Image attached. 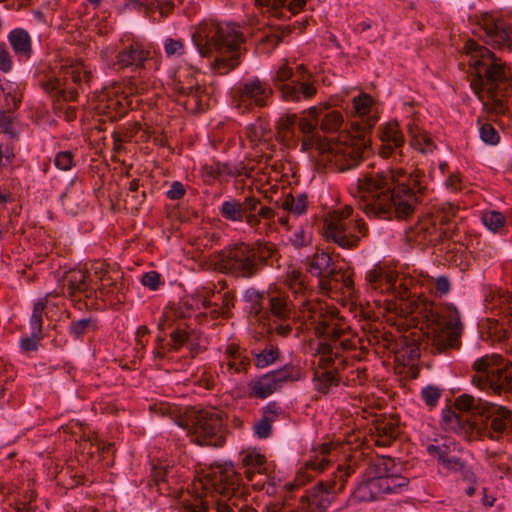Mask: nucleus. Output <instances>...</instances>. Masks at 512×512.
I'll use <instances>...</instances> for the list:
<instances>
[{
    "label": "nucleus",
    "mask_w": 512,
    "mask_h": 512,
    "mask_svg": "<svg viewBox=\"0 0 512 512\" xmlns=\"http://www.w3.org/2000/svg\"><path fill=\"white\" fill-rule=\"evenodd\" d=\"M363 212L371 217L406 220L414 213L426 191L425 173L415 168L367 172L358 179Z\"/></svg>",
    "instance_id": "obj_1"
},
{
    "label": "nucleus",
    "mask_w": 512,
    "mask_h": 512,
    "mask_svg": "<svg viewBox=\"0 0 512 512\" xmlns=\"http://www.w3.org/2000/svg\"><path fill=\"white\" fill-rule=\"evenodd\" d=\"M468 57L470 87L482 102L489 115L509 116V102L512 99V73L506 62L480 45L468 39L462 48Z\"/></svg>",
    "instance_id": "obj_2"
},
{
    "label": "nucleus",
    "mask_w": 512,
    "mask_h": 512,
    "mask_svg": "<svg viewBox=\"0 0 512 512\" xmlns=\"http://www.w3.org/2000/svg\"><path fill=\"white\" fill-rule=\"evenodd\" d=\"M354 119L351 134H343L340 140H330L323 151L325 159L338 171L356 167L371 147L372 130L379 120L376 101L368 93H360L352 100Z\"/></svg>",
    "instance_id": "obj_3"
},
{
    "label": "nucleus",
    "mask_w": 512,
    "mask_h": 512,
    "mask_svg": "<svg viewBox=\"0 0 512 512\" xmlns=\"http://www.w3.org/2000/svg\"><path fill=\"white\" fill-rule=\"evenodd\" d=\"M315 334L320 339L317 347L320 357L313 381L315 389L326 394L340 382L337 371L346 363L342 352L355 349L356 344L351 338L349 325L338 316L336 310L320 314Z\"/></svg>",
    "instance_id": "obj_4"
},
{
    "label": "nucleus",
    "mask_w": 512,
    "mask_h": 512,
    "mask_svg": "<svg viewBox=\"0 0 512 512\" xmlns=\"http://www.w3.org/2000/svg\"><path fill=\"white\" fill-rule=\"evenodd\" d=\"M245 41L241 27L234 22H202L192 34V42L201 57H213L211 70L227 75L241 63Z\"/></svg>",
    "instance_id": "obj_5"
},
{
    "label": "nucleus",
    "mask_w": 512,
    "mask_h": 512,
    "mask_svg": "<svg viewBox=\"0 0 512 512\" xmlns=\"http://www.w3.org/2000/svg\"><path fill=\"white\" fill-rule=\"evenodd\" d=\"M365 279L373 290L393 296L394 301L389 310L405 318L414 316V319H429L432 303L419 296L414 278L400 276L397 272L377 264L366 273Z\"/></svg>",
    "instance_id": "obj_6"
},
{
    "label": "nucleus",
    "mask_w": 512,
    "mask_h": 512,
    "mask_svg": "<svg viewBox=\"0 0 512 512\" xmlns=\"http://www.w3.org/2000/svg\"><path fill=\"white\" fill-rule=\"evenodd\" d=\"M279 257L277 246L270 241L238 242L224 247L215 255L220 271L236 278L251 279Z\"/></svg>",
    "instance_id": "obj_7"
},
{
    "label": "nucleus",
    "mask_w": 512,
    "mask_h": 512,
    "mask_svg": "<svg viewBox=\"0 0 512 512\" xmlns=\"http://www.w3.org/2000/svg\"><path fill=\"white\" fill-rule=\"evenodd\" d=\"M366 480L352 492L351 501L369 502L384 494L400 493L409 485V478L401 474V466L388 456L373 458L366 470Z\"/></svg>",
    "instance_id": "obj_8"
},
{
    "label": "nucleus",
    "mask_w": 512,
    "mask_h": 512,
    "mask_svg": "<svg viewBox=\"0 0 512 512\" xmlns=\"http://www.w3.org/2000/svg\"><path fill=\"white\" fill-rule=\"evenodd\" d=\"M472 369V384L480 390L512 398V362L498 354L477 359Z\"/></svg>",
    "instance_id": "obj_9"
},
{
    "label": "nucleus",
    "mask_w": 512,
    "mask_h": 512,
    "mask_svg": "<svg viewBox=\"0 0 512 512\" xmlns=\"http://www.w3.org/2000/svg\"><path fill=\"white\" fill-rule=\"evenodd\" d=\"M220 216L232 223H246L255 233L261 234V220H265V226H270L274 221L275 211L262 204L260 198L247 196L243 200L229 198L219 207Z\"/></svg>",
    "instance_id": "obj_10"
},
{
    "label": "nucleus",
    "mask_w": 512,
    "mask_h": 512,
    "mask_svg": "<svg viewBox=\"0 0 512 512\" xmlns=\"http://www.w3.org/2000/svg\"><path fill=\"white\" fill-rule=\"evenodd\" d=\"M351 206L334 210L324 221L323 234L328 241H333L342 248H354L360 237L368 234V227L362 219H353Z\"/></svg>",
    "instance_id": "obj_11"
},
{
    "label": "nucleus",
    "mask_w": 512,
    "mask_h": 512,
    "mask_svg": "<svg viewBox=\"0 0 512 512\" xmlns=\"http://www.w3.org/2000/svg\"><path fill=\"white\" fill-rule=\"evenodd\" d=\"M354 473L350 466H339L333 477L327 481H319L305 490L299 504L304 512H326L334 496L344 490L347 479Z\"/></svg>",
    "instance_id": "obj_12"
},
{
    "label": "nucleus",
    "mask_w": 512,
    "mask_h": 512,
    "mask_svg": "<svg viewBox=\"0 0 512 512\" xmlns=\"http://www.w3.org/2000/svg\"><path fill=\"white\" fill-rule=\"evenodd\" d=\"M310 77L311 74L302 64L296 67L295 72L287 64H283L276 71L272 82L282 100L297 103L302 99L310 100L316 95V86L308 82Z\"/></svg>",
    "instance_id": "obj_13"
},
{
    "label": "nucleus",
    "mask_w": 512,
    "mask_h": 512,
    "mask_svg": "<svg viewBox=\"0 0 512 512\" xmlns=\"http://www.w3.org/2000/svg\"><path fill=\"white\" fill-rule=\"evenodd\" d=\"M190 440L200 446L222 447L226 442L222 416L216 411L200 410L184 425Z\"/></svg>",
    "instance_id": "obj_14"
},
{
    "label": "nucleus",
    "mask_w": 512,
    "mask_h": 512,
    "mask_svg": "<svg viewBox=\"0 0 512 512\" xmlns=\"http://www.w3.org/2000/svg\"><path fill=\"white\" fill-rule=\"evenodd\" d=\"M455 408L485 419H491V429L498 434L512 426L511 410L467 393H463L455 399Z\"/></svg>",
    "instance_id": "obj_15"
},
{
    "label": "nucleus",
    "mask_w": 512,
    "mask_h": 512,
    "mask_svg": "<svg viewBox=\"0 0 512 512\" xmlns=\"http://www.w3.org/2000/svg\"><path fill=\"white\" fill-rule=\"evenodd\" d=\"M202 488L208 492H216L227 501L232 498L242 496L243 477L231 462L218 463L211 466L210 471L201 481Z\"/></svg>",
    "instance_id": "obj_16"
},
{
    "label": "nucleus",
    "mask_w": 512,
    "mask_h": 512,
    "mask_svg": "<svg viewBox=\"0 0 512 512\" xmlns=\"http://www.w3.org/2000/svg\"><path fill=\"white\" fill-rule=\"evenodd\" d=\"M232 101L237 109L250 112L267 107L273 96L271 86L258 77L239 82L231 92Z\"/></svg>",
    "instance_id": "obj_17"
},
{
    "label": "nucleus",
    "mask_w": 512,
    "mask_h": 512,
    "mask_svg": "<svg viewBox=\"0 0 512 512\" xmlns=\"http://www.w3.org/2000/svg\"><path fill=\"white\" fill-rule=\"evenodd\" d=\"M60 75L67 90L64 100L75 102L80 93L91 87L94 73L89 65L81 60H72L61 66Z\"/></svg>",
    "instance_id": "obj_18"
},
{
    "label": "nucleus",
    "mask_w": 512,
    "mask_h": 512,
    "mask_svg": "<svg viewBox=\"0 0 512 512\" xmlns=\"http://www.w3.org/2000/svg\"><path fill=\"white\" fill-rule=\"evenodd\" d=\"M478 24L479 29L485 34L486 44L495 49L512 51V22L485 13L481 16Z\"/></svg>",
    "instance_id": "obj_19"
},
{
    "label": "nucleus",
    "mask_w": 512,
    "mask_h": 512,
    "mask_svg": "<svg viewBox=\"0 0 512 512\" xmlns=\"http://www.w3.org/2000/svg\"><path fill=\"white\" fill-rule=\"evenodd\" d=\"M378 136L381 141L378 149L379 156L383 159H391L395 164L404 162L405 138L399 123L396 120H390L381 125L378 128Z\"/></svg>",
    "instance_id": "obj_20"
},
{
    "label": "nucleus",
    "mask_w": 512,
    "mask_h": 512,
    "mask_svg": "<svg viewBox=\"0 0 512 512\" xmlns=\"http://www.w3.org/2000/svg\"><path fill=\"white\" fill-rule=\"evenodd\" d=\"M64 294L72 300L85 301V305H92L97 299V290L90 284L88 271L82 269H71L63 275Z\"/></svg>",
    "instance_id": "obj_21"
},
{
    "label": "nucleus",
    "mask_w": 512,
    "mask_h": 512,
    "mask_svg": "<svg viewBox=\"0 0 512 512\" xmlns=\"http://www.w3.org/2000/svg\"><path fill=\"white\" fill-rule=\"evenodd\" d=\"M130 104L127 96L103 90L97 97L95 111L101 122H115L127 114Z\"/></svg>",
    "instance_id": "obj_22"
},
{
    "label": "nucleus",
    "mask_w": 512,
    "mask_h": 512,
    "mask_svg": "<svg viewBox=\"0 0 512 512\" xmlns=\"http://www.w3.org/2000/svg\"><path fill=\"white\" fill-rule=\"evenodd\" d=\"M455 213L456 209L452 205H449L447 209L443 208L442 211L437 213L433 223L425 221L418 224L415 228V234L421 242L427 243L435 242L440 238H449V230L443 227L451 222Z\"/></svg>",
    "instance_id": "obj_23"
},
{
    "label": "nucleus",
    "mask_w": 512,
    "mask_h": 512,
    "mask_svg": "<svg viewBox=\"0 0 512 512\" xmlns=\"http://www.w3.org/2000/svg\"><path fill=\"white\" fill-rule=\"evenodd\" d=\"M265 323L273 319L274 323L286 322L292 315V303L286 292L276 287L267 289Z\"/></svg>",
    "instance_id": "obj_24"
},
{
    "label": "nucleus",
    "mask_w": 512,
    "mask_h": 512,
    "mask_svg": "<svg viewBox=\"0 0 512 512\" xmlns=\"http://www.w3.org/2000/svg\"><path fill=\"white\" fill-rule=\"evenodd\" d=\"M149 57L150 52L148 50L140 43L133 42L116 53L112 67L118 71L128 68L132 70L142 69Z\"/></svg>",
    "instance_id": "obj_25"
},
{
    "label": "nucleus",
    "mask_w": 512,
    "mask_h": 512,
    "mask_svg": "<svg viewBox=\"0 0 512 512\" xmlns=\"http://www.w3.org/2000/svg\"><path fill=\"white\" fill-rule=\"evenodd\" d=\"M336 265L330 253L317 249L308 260L307 271L318 278L321 291L329 287L330 278L336 274Z\"/></svg>",
    "instance_id": "obj_26"
},
{
    "label": "nucleus",
    "mask_w": 512,
    "mask_h": 512,
    "mask_svg": "<svg viewBox=\"0 0 512 512\" xmlns=\"http://www.w3.org/2000/svg\"><path fill=\"white\" fill-rule=\"evenodd\" d=\"M386 338V347L391 350L396 361L403 365H409L420 357V344L415 338L407 335H401L397 338Z\"/></svg>",
    "instance_id": "obj_27"
},
{
    "label": "nucleus",
    "mask_w": 512,
    "mask_h": 512,
    "mask_svg": "<svg viewBox=\"0 0 512 512\" xmlns=\"http://www.w3.org/2000/svg\"><path fill=\"white\" fill-rule=\"evenodd\" d=\"M175 91L179 96L186 98L183 105L189 111L202 112L208 107L210 97L205 86L184 85L179 82L175 85Z\"/></svg>",
    "instance_id": "obj_28"
},
{
    "label": "nucleus",
    "mask_w": 512,
    "mask_h": 512,
    "mask_svg": "<svg viewBox=\"0 0 512 512\" xmlns=\"http://www.w3.org/2000/svg\"><path fill=\"white\" fill-rule=\"evenodd\" d=\"M239 457L243 474L251 485L267 473V459L256 449L242 451Z\"/></svg>",
    "instance_id": "obj_29"
},
{
    "label": "nucleus",
    "mask_w": 512,
    "mask_h": 512,
    "mask_svg": "<svg viewBox=\"0 0 512 512\" xmlns=\"http://www.w3.org/2000/svg\"><path fill=\"white\" fill-rule=\"evenodd\" d=\"M371 431L376 446L388 447L400 434L398 418L390 416L378 419Z\"/></svg>",
    "instance_id": "obj_30"
},
{
    "label": "nucleus",
    "mask_w": 512,
    "mask_h": 512,
    "mask_svg": "<svg viewBox=\"0 0 512 512\" xmlns=\"http://www.w3.org/2000/svg\"><path fill=\"white\" fill-rule=\"evenodd\" d=\"M1 86L4 93L7 109H0V128L5 134H9L12 138L17 137V133L12 128L13 112L18 109L21 103V95L16 90H11Z\"/></svg>",
    "instance_id": "obj_31"
},
{
    "label": "nucleus",
    "mask_w": 512,
    "mask_h": 512,
    "mask_svg": "<svg viewBox=\"0 0 512 512\" xmlns=\"http://www.w3.org/2000/svg\"><path fill=\"white\" fill-rule=\"evenodd\" d=\"M7 40L19 62H26L31 58L33 54L32 39L25 29H12L7 35Z\"/></svg>",
    "instance_id": "obj_32"
},
{
    "label": "nucleus",
    "mask_w": 512,
    "mask_h": 512,
    "mask_svg": "<svg viewBox=\"0 0 512 512\" xmlns=\"http://www.w3.org/2000/svg\"><path fill=\"white\" fill-rule=\"evenodd\" d=\"M267 290L259 291L254 287L248 288L243 300L247 303V313L250 318L255 319L259 323L265 325V313L267 305Z\"/></svg>",
    "instance_id": "obj_33"
},
{
    "label": "nucleus",
    "mask_w": 512,
    "mask_h": 512,
    "mask_svg": "<svg viewBox=\"0 0 512 512\" xmlns=\"http://www.w3.org/2000/svg\"><path fill=\"white\" fill-rule=\"evenodd\" d=\"M460 347V336L445 330L434 332L428 338L425 348H429L430 352L436 354H446L450 350H457Z\"/></svg>",
    "instance_id": "obj_34"
},
{
    "label": "nucleus",
    "mask_w": 512,
    "mask_h": 512,
    "mask_svg": "<svg viewBox=\"0 0 512 512\" xmlns=\"http://www.w3.org/2000/svg\"><path fill=\"white\" fill-rule=\"evenodd\" d=\"M407 133L410 137V145L422 153H431L436 148L430 135L422 130L414 119H411L406 125Z\"/></svg>",
    "instance_id": "obj_35"
},
{
    "label": "nucleus",
    "mask_w": 512,
    "mask_h": 512,
    "mask_svg": "<svg viewBox=\"0 0 512 512\" xmlns=\"http://www.w3.org/2000/svg\"><path fill=\"white\" fill-rule=\"evenodd\" d=\"M333 449L334 445L332 442H324L316 445L312 449V455L306 461L305 465L307 469L319 472L324 471L331 463L329 456Z\"/></svg>",
    "instance_id": "obj_36"
},
{
    "label": "nucleus",
    "mask_w": 512,
    "mask_h": 512,
    "mask_svg": "<svg viewBox=\"0 0 512 512\" xmlns=\"http://www.w3.org/2000/svg\"><path fill=\"white\" fill-rule=\"evenodd\" d=\"M309 0H255L256 6L265 7L274 16L285 8L291 14L296 15L303 11Z\"/></svg>",
    "instance_id": "obj_37"
},
{
    "label": "nucleus",
    "mask_w": 512,
    "mask_h": 512,
    "mask_svg": "<svg viewBox=\"0 0 512 512\" xmlns=\"http://www.w3.org/2000/svg\"><path fill=\"white\" fill-rule=\"evenodd\" d=\"M169 336L171 342L167 344L169 350L178 352L183 346L188 344L191 338L198 339L197 332L187 322H179L174 325Z\"/></svg>",
    "instance_id": "obj_38"
},
{
    "label": "nucleus",
    "mask_w": 512,
    "mask_h": 512,
    "mask_svg": "<svg viewBox=\"0 0 512 512\" xmlns=\"http://www.w3.org/2000/svg\"><path fill=\"white\" fill-rule=\"evenodd\" d=\"M247 386L249 395L258 399H265L279 389L269 372L250 380Z\"/></svg>",
    "instance_id": "obj_39"
},
{
    "label": "nucleus",
    "mask_w": 512,
    "mask_h": 512,
    "mask_svg": "<svg viewBox=\"0 0 512 512\" xmlns=\"http://www.w3.org/2000/svg\"><path fill=\"white\" fill-rule=\"evenodd\" d=\"M191 308L186 304H178L171 307L168 311H165L163 317L158 323V329L165 331L168 328H172L179 322H185L184 320L190 318Z\"/></svg>",
    "instance_id": "obj_40"
},
{
    "label": "nucleus",
    "mask_w": 512,
    "mask_h": 512,
    "mask_svg": "<svg viewBox=\"0 0 512 512\" xmlns=\"http://www.w3.org/2000/svg\"><path fill=\"white\" fill-rule=\"evenodd\" d=\"M276 203L283 210L295 216H301L305 214L309 204L308 196L306 193H288L283 197V199L278 200Z\"/></svg>",
    "instance_id": "obj_41"
},
{
    "label": "nucleus",
    "mask_w": 512,
    "mask_h": 512,
    "mask_svg": "<svg viewBox=\"0 0 512 512\" xmlns=\"http://www.w3.org/2000/svg\"><path fill=\"white\" fill-rule=\"evenodd\" d=\"M320 109L316 106L310 107L307 111V116L298 117L297 128L299 131L305 135V138L302 141L303 150L307 149V146L310 144L311 135L316 130L318 125V116Z\"/></svg>",
    "instance_id": "obj_42"
},
{
    "label": "nucleus",
    "mask_w": 512,
    "mask_h": 512,
    "mask_svg": "<svg viewBox=\"0 0 512 512\" xmlns=\"http://www.w3.org/2000/svg\"><path fill=\"white\" fill-rule=\"evenodd\" d=\"M98 329V320L95 317H86L72 320L68 327V333L74 340H83L89 333Z\"/></svg>",
    "instance_id": "obj_43"
},
{
    "label": "nucleus",
    "mask_w": 512,
    "mask_h": 512,
    "mask_svg": "<svg viewBox=\"0 0 512 512\" xmlns=\"http://www.w3.org/2000/svg\"><path fill=\"white\" fill-rule=\"evenodd\" d=\"M443 468L450 472L459 473L461 478L470 484H475L477 481L472 467L459 457L452 456L450 460L446 461Z\"/></svg>",
    "instance_id": "obj_44"
},
{
    "label": "nucleus",
    "mask_w": 512,
    "mask_h": 512,
    "mask_svg": "<svg viewBox=\"0 0 512 512\" xmlns=\"http://www.w3.org/2000/svg\"><path fill=\"white\" fill-rule=\"evenodd\" d=\"M280 388L283 383L299 381L303 378L301 369L293 364H286L283 367L269 372Z\"/></svg>",
    "instance_id": "obj_45"
},
{
    "label": "nucleus",
    "mask_w": 512,
    "mask_h": 512,
    "mask_svg": "<svg viewBox=\"0 0 512 512\" xmlns=\"http://www.w3.org/2000/svg\"><path fill=\"white\" fill-rule=\"evenodd\" d=\"M444 328L442 330L449 331L455 336H461L463 331V324L461 322L460 312L458 309L449 305L445 308L443 313Z\"/></svg>",
    "instance_id": "obj_46"
},
{
    "label": "nucleus",
    "mask_w": 512,
    "mask_h": 512,
    "mask_svg": "<svg viewBox=\"0 0 512 512\" xmlns=\"http://www.w3.org/2000/svg\"><path fill=\"white\" fill-rule=\"evenodd\" d=\"M336 274L330 278V284L328 288L322 290L324 293H329L333 290L346 289L347 292H351L354 288V281L351 273L346 270L336 269Z\"/></svg>",
    "instance_id": "obj_47"
},
{
    "label": "nucleus",
    "mask_w": 512,
    "mask_h": 512,
    "mask_svg": "<svg viewBox=\"0 0 512 512\" xmlns=\"http://www.w3.org/2000/svg\"><path fill=\"white\" fill-rule=\"evenodd\" d=\"M298 116L296 114H285L277 122V133L282 140H291L295 136Z\"/></svg>",
    "instance_id": "obj_48"
},
{
    "label": "nucleus",
    "mask_w": 512,
    "mask_h": 512,
    "mask_svg": "<svg viewBox=\"0 0 512 512\" xmlns=\"http://www.w3.org/2000/svg\"><path fill=\"white\" fill-rule=\"evenodd\" d=\"M47 297L39 299L33 306L30 327L33 336L42 337L43 313L47 306Z\"/></svg>",
    "instance_id": "obj_49"
},
{
    "label": "nucleus",
    "mask_w": 512,
    "mask_h": 512,
    "mask_svg": "<svg viewBox=\"0 0 512 512\" xmlns=\"http://www.w3.org/2000/svg\"><path fill=\"white\" fill-rule=\"evenodd\" d=\"M220 176H226V177H251V173L253 171V168H248L244 162H239L238 164H232L229 162H220L217 161Z\"/></svg>",
    "instance_id": "obj_50"
},
{
    "label": "nucleus",
    "mask_w": 512,
    "mask_h": 512,
    "mask_svg": "<svg viewBox=\"0 0 512 512\" xmlns=\"http://www.w3.org/2000/svg\"><path fill=\"white\" fill-rule=\"evenodd\" d=\"M118 277L101 276V287L99 288V292L103 296H107L109 294L116 295V299L118 302H121L122 297L120 295H124L125 284L124 282L118 283Z\"/></svg>",
    "instance_id": "obj_51"
},
{
    "label": "nucleus",
    "mask_w": 512,
    "mask_h": 512,
    "mask_svg": "<svg viewBox=\"0 0 512 512\" xmlns=\"http://www.w3.org/2000/svg\"><path fill=\"white\" fill-rule=\"evenodd\" d=\"M481 220L485 227L494 233H502L506 224L505 216L495 210L483 212Z\"/></svg>",
    "instance_id": "obj_52"
},
{
    "label": "nucleus",
    "mask_w": 512,
    "mask_h": 512,
    "mask_svg": "<svg viewBox=\"0 0 512 512\" xmlns=\"http://www.w3.org/2000/svg\"><path fill=\"white\" fill-rule=\"evenodd\" d=\"M41 87L45 92L57 98V101L64 100V92L67 86H64L62 76L60 78L50 76L41 82Z\"/></svg>",
    "instance_id": "obj_53"
},
{
    "label": "nucleus",
    "mask_w": 512,
    "mask_h": 512,
    "mask_svg": "<svg viewBox=\"0 0 512 512\" xmlns=\"http://www.w3.org/2000/svg\"><path fill=\"white\" fill-rule=\"evenodd\" d=\"M255 366L257 368H265L274 363L280 355V350L274 345H267L262 351L254 353Z\"/></svg>",
    "instance_id": "obj_54"
},
{
    "label": "nucleus",
    "mask_w": 512,
    "mask_h": 512,
    "mask_svg": "<svg viewBox=\"0 0 512 512\" xmlns=\"http://www.w3.org/2000/svg\"><path fill=\"white\" fill-rule=\"evenodd\" d=\"M281 480L276 479L274 476H270L268 472L262 476L259 480L253 482L251 485L255 490H264L266 494L274 496L278 494Z\"/></svg>",
    "instance_id": "obj_55"
},
{
    "label": "nucleus",
    "mask_w": 512,
    "mask_h": 512,
    "mask_svg": "<svg viewBox=\"0 0 512 512\" xmlns=\"http://www.w3.org/2000/svg\"><path fill=\"white\" fill-rule=\"evenodd\" d=\"M343 123V116L341 112L333 110L327 112L323 117L320 127L324 132H336L340 129Z\"/></svg>",
    "instance_id": "obj_56"
},
{
    "label": "nucleus",
    "mask_w": 512,
    "mask_h": 512,
    "mask_svg": "<svg viewBox=\"0 0 512 512\" xmlns=\"http://www.w3.org/2000/svg\"><path fill=\"white\" fill-rule=\"evenodd\" d=\"M240 496L232 498L231 501L218 500L217 506H225L230 509V512H257V510L245 501L240 500Z\"/></svg>",
    "instance_id": "obj_57"
},
{
    "label": "nucleus",
    "mask_w": 512,
    "mask_h": 512,
    "mask_svg": "<svg viewBox=\"0 0 512 512\" xmlns=\"http://www.w3.org/2000/svg\"><path fill=\"white\" fill-rule=\"evenodd\" d=\"M426 450L430 456L437 458L438 462L443 467L445 466L446 461L450 460L452 457L450 455V447L447 444H442V445L429 444L427 446Z\"/></svg>",
    "instance_id": "obj_58"
},
{
    "label": "nucleus",
    "mask_w": 512,
    "mask_h": 512,
    "mask_svg": "<svg viewBox=\"0 0 512 512\" xmlns=\"http://www.w3.org/2000/svg\"><path fill=\"white\" fill-rule=\"evenodd\" d=\"M481 140L488 145H497L500 141V134L490 123H484L479 128Z\"/></svg>",
    "instance_id": "obj_59"
},
{
    "label": "nucleus",
    "mask_w": 512,
    "mask_h": 512,
    "mask_svg": "<svg viewBox=\"0 0 512 512\" xmlns=\"http://www.w3.org/2000/svg\"><path fill=\"white\" fill-rule=\"evenodd\" d=\"M172 469L167 466L154 465L151 469L150 478L148 480V486L153 489V486L159 482L171 477Z\"/></svg>",
    "instance_id": "obj_60"
},
{
    "label": "nucleus",
    "mask_w": 512,
    "mask_h": 512,
    "mask_svg": "<svg viewBox=\"0 0 512 512\" xmlns=\"http://www.w3.org/2000/svg\"><path fill=\"white\" fill-rule=\"evenodd\" d=\"M74 154L71 151H60L55 155L54 165L62 171H68L75 166Z\"/></svg>",
    "instance_id": "obj_61"
},
{
    "label": "nucleus",
    "mask_w": 512,
    "mask_h": 512,
    "mask_svg": "<svg viewBox=\"0 0 512 512\" xmlns=\"http://www.w3.org/2000/svg\"><path fill=\"white\" fill-rule=\"evenodd\" d=\"M440 397L441 390L434 385H428L424 387L421 391V399L430 408H433L437 405Z\"/></svg>",
    "instance_id": "obj_62"
},
{
    "label": "nucleus",
    "mask_w": 512,
    "mask_h": 512,
    "mask_svg": "<svg viewBox=\"0 0 512 512\" xmlns=\"http://www.w3.org/2000/svg\"><path fill=\"white\" fill-rule=\"evenodd\" d=\"M262 416L264 420L273 424L279 415L283 412L282 407L275 401L269 402L262 409Z\"/></svg>",
    "instance_id": "obj_63"
},
{
    "label": "nucleus",
    "mask_w": 512,
    "mask_h": 512,
    "mask_svg": "<svg viewBox=\"0 0 512 512\" xmlns=\"http://www.w3.org/2000/svg\"><path fill=\"white\" fill-rule=\"evenodd\" d=\"M265 128L261 123H252L246 126L245 136L252 145L257 144L264 136Z\"/></svg>",
    "instance_id": "obj_64"
}]
</instances>
